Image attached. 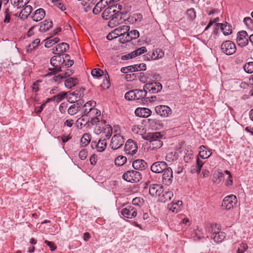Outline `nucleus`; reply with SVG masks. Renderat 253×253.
I'll return each instance as SVG.
<instances>
[{
  "label": "nucleus",
  "mask_w": 253,
  "mask_h": 253,
  "mask_svg": "<svg viewBox=\"0 0 253 253\" xmlns=\"http://www.w3.org/2000/svg\"><path fill=\"white\" fill-rule=\"evenodd\" d=\"M130 30V27L129 26L123 25L121 26L116 29H115L114 31H115V33H116L119 37H120V42H121V39L123 38H125V36H126V34L127 32H128Z\"/></svg>",
  "instance_id": "17"
},
{
  "label": "nucleus",
  "mask_w": 253,
  "mask_h": 253,
  "mask_svg": "<svg viewBox=\"0 0 253 253\" xmlns=\"http://www.w3.org/2000/svg\"><path fill=\"white\" fill-rule=\"evenodd\" d=\"M48 70L50 71V73H49V75H54L62 71L61 67L57 64L56 65H55V64H50V67L48 68Z\"/></svg>",
  "instance_id": "42"
},
{
  "label": "nucleus",
  "mask_w": 253,
  "mask_h": 253,
  "mask_svg": "<svg viewBox=\"0 0 253 253\" xmlns=\"http://www.w3.org/2000/svg\"><path fill=\"white\" fill-rule=\"evenodd\" d=\"M162 89V85L160 83L153 82L144 85V89L148 90L150 93H156L160 92Z\"/></svg>",
  "instance_id": "10"
},
{
  "label": "nucleus",
  "mask_w": 253,
  "mask_h": 253,
  "mask_svg": "<svg viewBox=\"0 0 253 253\" xmlns=\"http://www.w3.org/2000/svg\"><path fill=\"white\" fill-rule=\"evenodd\" d=\"M79 83L77 78H68L65 80L64 84L66 87L70 89L77 85Z\"/></svg>",
  "instance_id": "29"
},
{
  "label": "nucleus",
  "mask_w": 253,
  "mask_h": 253,
  "mask_svg": "<svg viewBox=\"0 0 253 253\" xmlns=\"http://www.w3.org/2000/svg\"><path fill=\"white\" fill-rule=\"evenodd\" d=\"M52 27V22L51 21L44 20L42 23H41L40 28V31L45 32L48 31L50 28Z\"/></svg>",
  "instance_id": "33"
},
{
  "label": "nucleus",
  "mask_w": 253,
  "mask_h": 253,
  "mask_svg": "<svg viewBox=\"0 0 253 253\" xmlns=\"http://www.w3.org/2000/svg\"><path fill=\"white\" fill-rule=\"evenodd\" d=\"M124 20L121 16V13H119V11H116L115 13L113 14L112 17L108 22V26L110 27H115L123 23Z\"/></svg>",
  "instance_id": "8"
},
{
  "label": "nucleus",
  "mask_w": 253,
  "mask_h": 253,
  "mask_svg": "<svg viewBox=\"0 0 253 253\" xmlns=\"http://www.w3.org/2000/svg\"><path fill=\"white\" fill-rule=\"evenodd\" d=\"M244 71L249 74L253 72V64H245L244 66Z\"/></svg>",
  "instance_id": "64"
},
{
  "label": "nucleus",
  "mask_w": 253,
  "mask_h": 253,
  "mask_svg": "<svg viewBox=\"0 0 253 253\" xmlns=\"http://www.w3.org/2000/svg\"><path fill=\"white\" fill-rule=\"evenodd\" d=\"M147 51L146 48L144 46L140 47L131 52L133 57L140 55Z\"/></svg>",
  "instance_id": "52"
},
{
  "label": "nucleus",
  "mask_w": 253,
  "mask_h": 253,
  "mask_svg": "<svg viewBox=\"0 0 253 253\" xmlns=\"http://www.w3.org/2000/svg\"><path fill=\"white\" fill-rule=\"evenodd\" d=\"M152 114L151 110L148 108H137L135 111V114L141 118H148Z\"/></svg>",
  "instance_id": "15"
},
{
  "label": "nucleus",
  "mask_w": 253,
  "mask_h": 253,
  "mask_svg": "<svg viewBox=\"0 0 253 253\" xmlns=\"http://www.w3.org/2000/svg\"><path fill=\"white\" fill-rule=\"evenodd\" d=\"M96 105V102L94 101H89L86 102L82 107V114L86 116L88 113L90 111L92 107Z\"/></svg>",
  "instance_id": "24"
},
{
  "label": "nucleus",
  "mask_w": 253,
  "mask_h": 253,
  "mask_svg": "<svg viewBox=\"0 0 253 253\" xmlns=\"http://www.w3.org/2000/svg\"><path fill=\"white\" fill-rule=\"evenodd\" d=\"M162 137V135L159 132H149L143 138L147 140V142L155 141L157 139L159 140Z\"/></svg>",
  "instance_id": "20"
},
{
  "label": "nucleus",
  "mask_w": 253,
  "mask_h": 253,
  "mask_svg": "<svg viewBox=\"0 0 253 253\" xmlns=\"http://www.w3.org/2000/svg\"><path fill=\"white\" fill-rule=\"evenodd\" d=\"M204 164V162L200 160L197 157L196 160V164L195 166L192 167L191 169V172L192 173H199L201 171V169Z\"/></svg>",
  "instance_id": "27"
},
{
  "label": "nucleus",
  "mask_w": 253,
  "mask_h": 253,
  "mask_svg": "<svg viewBox=\"0 0 253 253\" xmlns=\"http://www.w3.org/2000/svg\"><path fill=\"white\" fill-rule=\"evenodd\" d=\"M164 55V52L161 49H157L155 51L153 52L152 55L151 56L152 59L155 60L158 58H162Z\"/></svg>",
  "instance_id": "44"
},
{
  "label": "nucleus",
  "mask_w": 253,
  "mask_h": 253,
  "mask_svg": "<svg viewBox=\"0 0 253 253\" xmlns=\"http://www.w3.org/2000/svg\"><path fill=\"white\" fill-rule=\"evenodd\" d=\"M107 142L105 139L99 140L96 145V149L98 152H103L106 148Z\"/></svg>",
  "instance_id": "40"
},
{
  "label": "nucleus",
  "mask_w": 253,
  "mask_h": 253,
  "mask_svg": "<svg viewBox=\"0 0 253 253\" xmlns=\"http://www.w3.org/2000/svg\"><path fill=\"white\" fill-rule=\"evenodd\" d=\"M162 175L163 182L164 184L169 185L172 181L173 173L171 168L167 167L163 171Z\"/></svg>",
  "instance_id": "9"
},
{
  "label": "nucleus",
  "mask_w": 253,
  "mask_h": 253,
  "mask_svg": "<svg viewBox=\"0 0 253 253\" xmlns=\"http://www.w3.org/2000/svg\"><path fill=\"white\" fill-rule=\"evenodd\" d=\"M108 4L107 0H101L96 4L95 7L93 9L92 12L95 14L99 13Z\"/></svg>",
  "instance_id": "22"
},
{
  "label": "nucleus",
  "mask_w": 253,
  "mask_h": 253,
  "mask_svg": "<svg viewBox=\"0 0 253 253\" xmlns=\"http://www.w3.org/2000/svg\"><path fill=\"white\" fill-rule=\"evenodd\" d=\"M91 140V136L89 133H84L81 139V143L82 146L87 145Z\"/></svg>",
  "instance_id": "39"
},
{
  "label": "nucleus",
  "mask_w": 253,
  "mask_h": 253,
  "mask_svg": "<svg viewBox=\"0 0 253 253\" xmlns=\"http://www.w3.org/2000/svg\"><path fill=\"white\" fill-rule=\"evenodd\" d=\"M237 43L242 47L247 45L249 42L248 35L245 31H242L237 34L236 39Z\"/></svg>",
  "instance_id": "11"
},
{
  "label": "nucleus",
  "mask_w": 253,
  "mask_h": 253,
  "mask_svg": "<svg viewBox=\"0 0 253 253\" xmlns=\"http://www.w3.org/2000/svg\"><path fill=\"white\" fill-rule=\"evenodd\" d=\"M4 23H8L10 22L11 12L9 11L8 8H6L4 11Z\"/></svg>",
  "instance_id": "55"
},
{
  "label": "nucleus",
  "mask_w": 253,
  "mask_h": 253,
  "mask_svg": "<svg viewBox=\"0 0 253 253\" xmlns=\"http://www.w3.org/2000/svg\"><path fill=\"white\" fill-rule=\"evenodd\" d=\"M32 11V7L30 5H25V7L21 11L19 16L21 18H26Z\"/></svg>",
  "instance_id": "32"
},
{
  "label": "nucleus",
  "mask_w": 253,
  "mask_h": 253,
  "mask_svg": "<svg viewBox=\"0 0 253 253\" xmlns=\"http://www.w3.org/2000/svg\"><path fill=\"white\" fill-rule=\"evenodd\" d=\"M66 93H62L58 94L56 95L53 96L54 100L57 102L61 101L66 96Z\"/></svg>",
  "instance_id": "62"
},
{
  "label": "nucleus",
  "mask_w": 253,
  "mask_h": 253,
  "mask_svg": "<svg viewBox=\"0 0 253 253\" xmlns=\"http://www.w3.org/2000/svg\"><path fill=\"white\" fill-rule=\"evenodd\" d=\"M101 112L97 109L92 107L90 111L87 115L89 118L94 117L95 116H100Z\"/></svg>",
  "instance_id": "51"
},
{
  "label": "nucleus",
  "mask_w": 253,
  "mask_h": 253,
  "mask_svg": "<svg viewBox=\"0 0 253 253\" xmlns=\"http://www.w3.org/2000/svg\"><path fill=\"white\" fill-rule=\"evenodd\" d=\"M132 131L136 134L142 135L145 131L142 125H135L132 128Z\"/></svg>",
  "instance_id": "41"
},
{
  "label": "nucleus",
  "mask_w": 253,
  "mask_h": 253,
  "mask_svg": "<svg viewBox=\"0 0 253 253\" xmlns=\"http://www.w3.org/2000/svg\"><path fill=\"white\" fill-rule=\"evenodd\" d=\"M138 147L136 142L131 139H128L125 146V151L126 154L132 156L137 152Z\"/></svg>",
  "instance_id": "6"
},
{
  "label": "nucleus",
  "mask_w": 253,
  "mask_h": 253,
  "mask_svg": "<svg viewBox=\"0 0 253 253\" xmlns=\"http://www.w3.org/2000/svg\"><path fill=\"white\" fill-rule=\"evenodd\" d=\"M168 167L167 163L163 161L156 162L151 167L152 171L155 173H161Z\"/></svg>",
  "instance_id": "13"
},
{
  "label": "nucleus",
  "mask_w": 253,
  "mask_h": 253,
  "mask_svg": "<svg viewBox=\"0 0 253 253\" xmlns=\"http://www.w3.org/2000/svg\"><path fill=\"white\" fill-rule=\"evenodd\" d=\"M186 16L190 21H193L196 17V12L194 9L190 8L187 10Z\"/></svg>",
  "instance_id": "46"
},
{
  "label": "nucleus",
  "mask_w": 253,
  "mask_h": 253,
  "mask_svg": "<svg viewBox=\"0 0 253 253\" xmlns=\"http://www.w3.org/2000/svg\"><path fill=\"white\" fill-rule=\"evenodd\" d=\"M163 142L159 140H156L155 141H151L150 142H146V146H147L148 151H152L156 149H159L163 146Z\"/></svg>",
  "instance_id": "19"
},
{
  "label": "nucleus",
  "mask_w": 253,
  "mask_h": 253,
  "mask_svg": "<svg viewBox=\"0 0 253 253\" xmlns=\"http://www.w3.org/2000/svg\"><path fill=\"white\" fill-rule=\"evenodd\" d=\"M199 150V156L203 159L208 158L212 154V150L208 149L204 145L200 146Z\"/></svg>",
  "instance_id": "21"
},
{
  "label": "nucleus",
  "mask_w": 253,
  "mask_h": 253,
  "mask_svg": "<svg viewBox=\"0 0 253 253\" xmlns=\"http://www.w3.org/2000/svg\"><path fill=\"white\" fill-rule=\"evenodd\" d=\"M248 249V246L246 243H241L239 244V247L237 251V253H244Z\"/></svg>",
  "instance_id": "56"
},
{
  "label": "nucleus",
  "mask_w": 253,
  "mask_h": 253,
  "mask_svg": "<svg viewBox=\"0 0 253 253\" xmlns=\"http://www.w3.org/2000/svg\"><path fill=\"white\" fill-rule=\"evenodd\" d=\"M81 109L80 103H77L72 105L68 109V113L71 115L76 114L79 110Z\"/></svg>",
  "instance_id": "34"
},
{
  "label": "nucleus",
  "mask_w": 253,
  "mask_h": 253,
  "mask_svg": "<svg viewBox=\"0 0 253 253\" xmlns=\"http://www.w3.org/2000/svg\"><path fill=\"white\" fill-rule=\"evenodd\" d=\"M132 166L135 169L143 170L147 167L146 162L142 159H137L132 163Z\"/></svg>",
  "instance_id": "23"
},
{
  "label": "nucleus",
  "mask_w": 253,
  "mask_h": 253,
  "mask_svg": "<svg viewBox=\"0 0 253 253\" xmlns=\"http://www.w3.org/2000/svg\"><path fill=\"white\" fill-rule=\"evenodd\" d=\"M217 25H220L221 30L223 32L224 35H228L232 33V27L228 24L227 23L223 24H217Z\"/></svg>",
  "instance_id": "35"
},
{
  "label": "nucleus",
  "mask_w": 253,
  "mask_h": 253,
  "mask_svg": "<svg viewBox=\"0 0 253 253\" xmlns=\"http://www.w3.org/2000/svg\"><path fill=\"white\" fill-rule=\"evenodd\" d=\"M40 42V40L39 39H35L29 46V48L27 51H31L34 49Z\"/></svg>",
  "instance_id": "58"
},
{
  "label": "nucleus",
  "mask_w": 253,
  "mask_h": 253,
  "mask_svg": "<svg viewBox=\"0 0 253 253\" xmlns=\"http://www.w3.org/2000/svg\"><path fill=\"white\" fill-rule=\"evenodd\" d=\"M139 37V33L137 30H133L127 32L126 36L125 38L123 37L121 39V42L125 43L129 42L132 40L137 39Z\"/></svg>",
  "instance_id": "12"
},
{
  "label": "nucleus",
  "mask_w": 253,
  "mask_h": 253,
  "mask_svg": "<svg viewBox=\"0 0 253 253\" xmlns=\"http://www.w3.org/2000/svg\"><path fill=\"white\" fill-rule=\"evenodd\" d=\"M155 112L162 117L167 118L172 113L171 109L167 105H158L155 107Z\"/></svg>",
  "instance_id": "7"
},
{
  "label": "nucleus",
  "mask_w": 253,
  "mask_h": 253,
  "mask_svg": "<svg viewBox=\"0 0 253 253\" xmlns=\"http://www.w3.org/2000/svg\"><path fill=\"white\" fill-rule=\"evenodd\" d=\"M99 116H95L94 117H91L90 120H89L88 119V126L91 127L92 126L99 124L100 123V121L99 117Z\"/></svg>",
  "instance_id": "48"
},
{
  "label": "nucleus",
  "mask_w": 253,
  "mask_h": 253,
  "mask_svg": "<svg viewBox=\"0 0 253 253\" xmlns=\"http://www.w3.org/2000/svg\"><path fill=\"white\" fill-rule=\"evenodd\" d=\"M45 16V11L42 8H39L35 11L32 18L34 21L38 22L42 20Z\"/></svg>",
  "instance_id": "28"
},
{
  "label": "nucleus",
  "mask_w": 253,
  "mask_h": 253,
  "mask_svg": "<svg viewBox=\"0 0 253 253\" xmlns=\"http://www.w3.org/2000/svg\"><path fill=\"white\" fill-rule=\"evenodd\" d=\"M53 61H57L59 63H62L63 61L62 54H59L58 55L52 57L50 60V63H52Z\"/></svg>",
  "instance_id": "59"
},
{
  "label": "nucleus",
  "mask_w": 253,
  "mask_h": 253,
  "mask_svg": "<svg viewBox=\"0 0 253 253\" xmlns=\"http://www.w3.org/2000/svg\"><path fill=\"white\" fill-rule=\"evenodd\" d=\"M102 133L106 137H109L112 133V128L111 126L106 125Z\"/></svg>",
  "instance_id": "49"
},
{
  "label": "nucleus",
  "mask_w": 253,
  "mask_h": 253,
  "mask_svg": "<svg viewBox=\"0 0 253 253\" xmlns=\"http://www.w3.org/2000/svg\"><path fill=\"white\" fill-rule=\"evenodd\" d=\"M182 205V202L181 201H177L175 203L172 202L169 204L168 208L173 212L177 213L180 210Z\"/></svg>",
  "instance_id": "26"
},
{
  "label": "nucleus",
  "mask_w": 253,
  "mask_h": 253,
  "mask_svg": "<svg viewBox=\"0 0 253 253\" xmlns=\"http://www.w3.org/2000/svg\"><path fill=\"white\" fill-rule=\"evenodd\" d=\"M223 176V173L220 171L215 172L213 176V181L214 183H218L221 181V178Z\"/></svg>",
  "instance_id": "50"
},
{
  "label": "nucleus",
  "mask_w": 253,
  "mask_h": 253,
  "mask_svg": "<svg viewBox=\"0 0 253 253\" xmlns=\"http://www.w3.org/2000/svg\"><path fill=\"white\" fill-rule=\"evenodd\" d=\"M91 74L93 77L99 78L103 75V71L99 68H95L91 71Z\"/></svg>",
  "instance_id": "54"
},
{
  "label": "nucleus",
  "mask_w": 253,
  "mask_h": 253,
  "mask_svg": "<svg viewBox=\"0 0 253 253\" xmlns=\"http://www.w3.org/2000/svg\"><path fill=\"white\" fill-rule=\"evenodd\" d=\"M211 238L217 243H221L225 238V234L222 232H214L212 234Z\"/></svg>",
  "instance_id": "30"
},
{
  "label": "nucleus",
  "mask_w": 253,
  "mask_h": 253,
  "mask_svg": "<svg viewBox=\"0 0 253 253\" xmlns=\"http://www.w3.org/2000/svg\"><path fill=\"white\" fill-rule=\"evenodd\" d=\"M69 48V45L65 42H62L57 45L56 47V51L58 54H61Z\"/></svg>",
  "instance_id": "37"
},
{
  "label": "nucleus",
  "mask_w": 253,
  "mask_h": 253,
  "mask_svg": "<svg viewBox=\"0 0 253 253\" xmlns=\"http://www.w3.org/2000/svg\"><path fill=\"white\" fill-rule=\"evenodd\" d=\"M82 96V94L80 91H76L69 93L67 96V99L69 102L74 103L80 100Z\"/></svg>",
  "instance_id": "25"
},
{
  "label": "nucleus",
  "mask_w": 253,
  "mask_h": 253,
  "mask_svg": "<svg viewBox=\"0 0 253 253\" xmlns=\"http://www.w3.org/2000/svg\"><path fill=\"white\" fill-rule=\"evenodd\" d=\"M105 124V120H101L100 123H99V124H97L94 128V132H95V133L99 134H100L101 133H102L103 130L104 129L105 126H106Z\"/></svg>",
  "instance_id": "36"
},
{
  "label": "nucleus",
  "mask_w": 253,
  "mask_h": 253,
  "mask_svg": "<svg viewBox=\"0 0 253 253\" xmlns=\"http://www.w3.org/2000/svg\"><path fill=\"white\" fill-rule=\"evenodd\" d=\"M173 193L169 190H164L163 189V191L160 195L159 196V200L162 202L165 203L170 200L173 197Z\"/></svg>",
  "instance_id": "18"
},
{
  "label": "nucleus",
  "mask_w": 253,
  "mask_h": 253,
  "mask_svg": "<svg viewBox=\"0 0 253 253\" xmlns=\"http://www.w3.org/2000/svg\"><path fill=\"white\" fill-rule=\"evenodd\" d=\"M137 209L133 206L129 205L123 208L121 213L124 217L131 219L137 215Z\"/></svg>",
  "instance_id": "3"
},
{
  "label": "nucleus",
  "mask_w": 253,
  "mask_h": 253,
  "mask_svg": "<svg viewBox=\"0 0 253 253\" xmlns=\"http://www.w3.org/2000/svg\"><path fill=\"white\" fill-rule=\"evenodd\" d=\"M237 198L234 195L226 196L222 203V207L226 210H230L237 203Z\"/></svg>",
  "instance_id": "2"
},
{
  "label": "nucleus",
  "mask_w": 253,
  "mask_h": 253,
  "mask_svg": "<svg viewBox=\"0 0 253 253\" xmlns=\"http://www.w3.org/2000/svg\"><path fill=\"white\" fill-rule=\"evenodd\" d=\"M146 89H135V96L136 100L144 98L147 95Z\"/></svg>",
  "instance_id": "38"
},
{
  "label": "nucleus",
  "mask_w": 253,
  "mask_h": 253,
  "mask_svg": "<svg viewBox=\"0 0 253 253\" xmlns=\"http://www.w3.org/2000/svg\"><path fill=\"white\" fill-rule=\"evenodd\" d=\"M87 156V152L85 149H84V148L82 149L79 152V156L81 160H84L85 159Z\"/></svg>",
  "instance_id": "61"
},
{
  "label": "nucleus",
  "mask_w": 253,
  "mask_h": 253,
  "mask_svg": "<svg viewBox=\"0 0 253 253\" xmlns=\"http://www.w3.org/2000/svg\"><path fill=\"white\" fill-rule=\"evenodd\" d=\"M244 22L247 26L250 28L253 27V20L251 17H245L244 19Z\"/></svg>",
  "instance_id": "63"
},
{
  "label": "nucleus",
  "mask_w": 253,
  "mask_h": 253,
  "mask_svg": "<svg viewBox=\"0 0 253 253\" xmlns=\"http://www.w3.org/2000/svg\"><path fill=\"white\" fill-rule=\"evenodd\" d=\"M123 179L129 182L135 183L139 181L141 178V173L136 170H128L123 175Z\"/></svg>",
  "instance_id": "1"
},
{
  "label": "nucleus",
  "mask_w": 253,
  "mask_h": 253,
  "mask_svg": "<svg viewBox=\"0 0 253 253\" xmlns=\"http://www.w3.org/2000/svg\"><path fill=\"white\" fill-rule=\"evenodd\" d=\"M117 7V5H113L111 6L108 7L103 12L102 17L103 19L107 20L110 19L112 17L113 14L116 12L117 10L115 9Z\"/></svg>",
  "instance_id": "16"
},
{
  "label": "nucleus",
  "mask_w": 253,
  "mask_h": 253,
  "mask_svg": "<svg viewBox=\"0 0 253 253\" xmlns=\"http://www.w3.org/2000/svg\"><path fill=\"white\" fill-rule=\"evenodd\" d=\"M125 140L123 136L117 134L114 135L111 141L110 147L113 150L120 148L124 143Z\"/></svg>",
  "instance_id": "5"
},
{
  "label": "nucleus",
  "mask_w": 253,
  "mask_h": 253,
  "mask_svg": "<svg viewBox=\"0 0 253 253\" xmlns=\"http://www.w3.org/2000/svg\"><path fill=\"white\" fill-rule=\"evenodd\" d=\"M132 202L133 204L132 206H134V205H135L138 207H140L141 205L143 204L144 200L142 198H141L140 197H136L132 200Z\"/></svg>",
  "instance_id": "57"
},
{
  "label": "nucleus",
  "mask_w": 253,
  "mask_h": 253,
  "mask_svg": "<svg viewBox=\"0 0 253 253\" xmlns=\"http://www.w3.org/2000/svg\"><path fill=\"white\" fill-rule=\"evenodd\" d=\"M127 159L125 156H119L116 158L115 163L116 165L122 166L124 165L126 162Z\"/></svg>",
  "instance_id": "43"
},
{
  "label": "nucleus",
  "mask_w": 253,
  "mask_h": 253,
  "mask_svg": "<svg viewBox=\"0 0 253 253\" xmlns=\"http://www.w3.org/2000/svg\"><path fill=\"white\" fill-rule=\"evenodd\" d=\"M30 0H18L16 6L18 9L25 6Z\"/></svg>",
  "instance_id": "60"
},
{
  "label": "nucleus",
  "mask_w": 253,
  "mask_h": 253,
  "mask_svg": "<svg viewBox=\"0 0 253 253\" xmlns=\"http://www.w3.org/2000/svg\"><path fill=\"white\" fill-rule=\"evenodd\" d=\"M125 97L128 100H136L135 96V89L130 90L126 93Z\"/></svg>",
  "instance_id": "53"
},
{
  "label": "nucleus",
  "mask_w": 253,
  "mask_h": 253,
  "mask_svg": "<svg viewBox=\"0 0 253 253\" xmlns=\"http://www.w3.org/2000/svg\"><path fill=\"white\" fill-rule=\"evenodd\" d=\"M163 188L162 186L159 184H151L149 189V194L152 196H157L159 197L163 191Z\"/></svg>",
  "instance_id": "14"
},
{
  "label": "nucleus",
  "mask_w": 253,
  "mask_h": 253,
  "mask_svg": "<svg viewBox=\"0 0 253 253\" xmlns=\"http://www.w3.org/2000/svg\"><path fill=\"white\" fill-rule=\"evenodd\" d=\"M221 48L222 52L226 55H232L236 50L235 43L230 41H227L222 43Z\"/></svg>",
  "instance_id": "4"
},
{
  "label": "nucleus",
  "mask_w": 253,
  "mask_h": 253,
  "mask_svg": "<svg viewBox=\"0 0 253 253\" xmlns=\"http://www.w3.org/2000/svg\"><path fill=\"white\" fill-rule=\"evenodd\" d=\"M87 116H84L82 114L81 117L79 118L76 122V125L78 127L82 128L87 125L88 126Z\"/></svg>",
  "instance_id": "31"
},
{
  "label": "nucleus",
  "mask_w": 253,
  "mask_h": 253,
  "mask_svg": "<svg viewBox=\"0 0 253 253\" xmlns=\"http://www.w3.org/2000/svg\"><path fill=\"white\" fill-rule=\"evenodd\" d=\"M184 153V160L185 162L188 163L193 157V152L190 148L187 147L185 150Z\"/></svg>",
  "instance_id": "45"
},
{
  "label": "nucleus",
  "mask_w": 253,
  "mask_h": 253,
  "mask_svg": "<svg viewBox=\"0 0 253 253\" xmlns=\"http://www.w3.org/2000/svg\"><path fill=\"white\" fill-rule=\"evenodd\" d=\"M59 41V39L58 38H54L53 39L50 38H47L45 40V46L46 47H50L52 44L57 43Z\"/></svg>",
  "instance_id": "47"
}]
</instances>
